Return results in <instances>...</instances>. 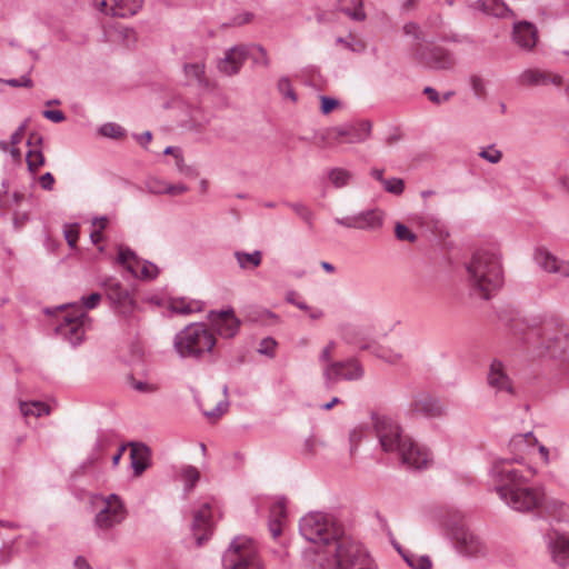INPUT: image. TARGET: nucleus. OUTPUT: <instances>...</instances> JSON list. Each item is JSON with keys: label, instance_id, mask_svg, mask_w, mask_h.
Instances as JSON below:
<instances>
[{"label": "nucleus", "instance_id": "obj_41", "mask_svg": "<svg viewBox=\"0 0 569 569\" xmlns=\"http://www.w3.org/2000/svg\"><path fill=\"white\" fill-rule=\"evenodd\" d=\"M520 82L529 86H542L547 83V73L539 70H525L520 77Z\"/></svg>", "mask_w": 569, "mask_h": 569}, {"label": "nucleus", "instance_id": "obj_1", "mask_svg": "<svg viewBox=\"0 0 569 569\" xmlns=\"http://www.w3.org/2000/svg\"><path fill=\"white\" fill-rule=\"evenodd\" d=\"M302 537L313 543L332 547V559L320 562L322 569H376L367 550L357 541L341 538V529L332 516L323 512H309L300 519Z\"/></svg>", "mask_w": 569, "mask_h": 569}, {"label": "nucleus", "instance_id": "obj_9", "mask_svg": "<svg viewBox=\"0 0 569 569\" xmlns=\"http://www.w3.org/2000/svg\"><path fill=\"white\" fill-rule=\"evenodd\" d=\"M322 377L327 388L331 389L340 380L353 381L361 379L363 377V368L357 359L350 358L323 368Z\"/></svg>", "mask_w": 569, "mask_h": 569}, {"label": "nucleus", "instance_id": "obj_59", "mask_svg": "<svg viewBox=\"0 0 569 569\" xmlns=\"http://www.w3.org/2000/svg\"><path fill=\"white\" fill-rule=\"evenodd\" d=\"M288 206L305 221L311 222L312 213L302 202L288 203Z\"/></svg>", "mask_w": 569, "mask_h": 569}, {"label": "nucleus", "instance_id": "obj_11", "mask_svg": "<svg viewBox=\"0 0 569 569\" xmlns=\"http://www.w3.org/2000/svg\"><path fill=\"white\" fill-rule=\"evenodd\" d=\"M71 307L72 312L63 317V320L56 328V331L59 336L76 347L83 340L84 322L88 320V316L77 303L71 305Z\"/></svg>", "mask_w": 569, "mask_h": 569}, {"label": "nucleus", "instance_id": "obj_38", "mask_svg": "<svg viewBox=\"0 0 569 569\" xmlns=\"http://www.w3.org/2000/svg\"><path fill=\"white\" fill-rule=\"evenodd\" d=\"M184 74L190 81H194L200 86L207 84L206 73H204V63L196 62V63H187L183 67Z\"/></svg>", "mask_w": 569, "mask_h": 569}, {"label": "nucleus", "instance_id": "obj_50", "mask_svg": "<svg viewBox=\"0 0 569 569\" xmlns=\"http://www.w3.org/2000/svg\"><path fill=\"white\" fill-rule=\"evenodd\" d=\"M336 347L337 343L335 341H329L328 345L321 350L319 355V362L322 365V369L328 368L329 365L336 362L335 360H332Z\"/></svg>", "mask_w": 569, "mask_h": 569}, {"label": "nucleus", "instance_id": "obj_4", "mask_svg": "<svg viewBox=\"0 0 569 569\" xmlns=\"http://www.w3.org/2000/svg\"><path fill=\"white\" fill-rule=\"evenodd\" d=\"M216 338L204 323L194 322L186 326L173 339V348L180 358L198 359L211 352Z\"/></svg>", "mask_w": 569, "mask_h": 569}, {"label": "nucleus", "instance_id": "obj_57", "mask_svg": "<svg viewBox=\"0 0 569 569\" xmlns=\"http://www.w3.org/2000/svg\"><path fill=\"white\" fill-rule=\"evenodd\" d=\"M228 407H229V402L227 400H221L216 405V407L213 409H211V410L203 409L202 412L209 419L219 418L228 410Z\"/></svg>", "mask_w": 569, "mask_h": 569}, {"label": "nucleus", "instance_id": "obj_64", "mask_svg": "<svg viewBox=\"0 0 569 569\" xmlns=\"http://www.w3.org/2000/svg\"><path fill=\"white\" fill-rule=\"evenodd\" d=\"M29 212L16 210L13 212V226L16 229L22 228L29 221Z\"/></svg>", "mask_w": 569, "mask_h": 569}, {"label": "nucleus", "instance_id": "obj_55", "mask_svg": "<svg viewBox=\"0 0 569 569\" xmlns=\"http://www.w3.org/2000/svg\"><path fill=\"white\" fill-rule=\"evenodd\" d=\"M278 90L279 92L284 97V98H288L290 99L291 101H296L297 100V96L295 93V90L291 86V82L288 78L283 77V78H280L279 81H278Z\"/></svg>", "mask_w": 569, "mask_h": 569}, {"label": "nucleus", "instance_id": "obj_6", "mask_svg": "<svg viewBox=\"0 0 569 569\" xmlns=\"http://www.w3.org/2000/svg\"><path fill=\"white\" fill-rule=\"evenodd\" d=\"M372 421L377 438L385 452L396 453L401 445L410 438L403 435L400 425L387 415L373 413Z\"/></svg>", "mask_w": 569, "mask_h": 569}, {"label": "nucleus", "instance_id": "obj_35", "mask_svg": "<svg viewBox=\"0 0 569 569\" xmlns=\"http://www.w3.org/2000/svg\"><path fill=\"white\" fill-rule=\"evenodd\" d=\"M547 512L550 517L556 519L557 521H568L569 520V505L557 500L551 499L547 501L546 505Z\"/></svg>", "mask_w": 569, "mask_h": 569}, {"label": "nucleus", "instance_id": "obj_42", "mask_svg": "<svg viewBox=\"0 0 569 569\" xmlns=\"http://www.w3.org/2000/svg\"><path fill=\"white\" fill-rule=\"evenodd\" d=\"M9 189L8 181H2V190H0V209H9L12 204H19L20 201L24 198V196L20 192H13L11 197V201L4 199L3 194H7Z\"/></svg>", "mask_w": 569, "mask_h": 569}, {"label": "nucleus", "instance_id": "obj_2", "mask_svg": "<svg viewBox=\"0 0 569 569\" xmlns=\"http://www.w3.org/2000/svg\"><path fill=\"white\" fill-rule=\"evenodd\" d=\"M527 471L529 476L506 459L495 460L489 469V476L499 498L509 508L519 512H531L545 501L542 488L528 486L536 471L531 468Z\"/></svg>", "mask_w": 569, "mask_h": 569}, {"label": "nucleus", "instance_id": "obj_30", "mask_svg": "<svg viewBox=\"0 0 569 569\" xmlns=\"http://www.w3.org/2000/svg\"><path fill=\"white\" fill-rule=\"evenodd\" d=\"M478 7L487 14L506 18L513 13L502 0H477Z\"/></svg>", "mask_w": 569, "mask_h": 569}, {"label": "nucleus", "instance_id": "obj_47", "mask_svg": "<svg viewBox=\"0 0 569 569\" xmlns=\"http://www.w3.org/2000/svg\"><path fill=\"white\" fill-rule=\"evenodd\" d=\"M478 156L492 164L500 162L502 159V152L493 144L481 148V150L478 152Z\"/></svg>", "mask_w": 569, "mask_h": 569}, {"label": "nucleus", "instance_id": "obj_51", "mask_svg": "<svg viewBox=\"0 0 569 569\" xmlns=\"http://www.w3.org/2000/svg\"><path fill=\"white\" fill-rule=\"evenodd\" d=\"M287 515V503L284 498H277L270 507V519H280L283 521Z\"/></svg>", "mask_w": 569, "mask_h": 569}, {"label": "nucleus", "instance_id": "obj_19", "mask_svg": "<svg viewBox=\"0 0 569 569\" xmlns=\"http://www.w3.org/2000/svg\"><path fill=\"white\" fill-rule=\"evenodd\" d=\"M249 56V47L238 44L226 50L223 58L217 61V69L224 76L231 77L241 70Z\"/></svg>", "mask_w": 569, "mask_h": 569}, {"label": "nucleus", "instance_id": "obj_46", "mask_svg": "<svg viewBox=\"0 0 569 569\" xmlns=\"http://www.w3.org/2000/svg\"><path fill=\"white\" fill-rule=\"evenodd\" d=\"M163 154H170L173 157L174 164L179 172L188 173L190 171V168L183 163L182 151L179 147H167L163 150Z\"/></svg>", "mask_w": 569, "mask_h": 569}, {"label": "nucleus", "instance_id": "obj_33", "mask_svg": "<svg viewBox=\"0 0 569 569\" xmlns=\"http://www.w3.org/2000/svg\"><path fill=\"white\" fill-rule=\"evenodd\" d=\"M339 9L356 21H362L366 13L361 0H339Z\"/></svg>", "mask_w": 569, "mask_h": 569}, {"label": "nucleus", "instance_id": "obj_62", "mask_svg": "<svg viewBox=\"0 0 569 569\" xmlns=\"http://www.w3.org/2000/svg\"><path fill=\"white\" fill-rule=\"evenodd\" d=\"M10 87H23V88H31L33 86L32 80L29 76H22L20 79H8L4 81Z\"/></svg>", "mask_w": 569, "mask_h": 569}, {"label": "nucleus", "instance_id": "obj_54", "mask_svg": "<svg viewBox=\"0 0 569 569\" xmlns=\"http://www.w3.org/2000/svg\"><path fill=\"white\" fill-rule=\"evenodd\" d=\"M318 445V440L315 437L310 436L306 438L301 443L300 453L303 457L311 458L316 455Z\"/></svg>", "mask_w": 569, "mask_h": 569}, {"label": "nucleus", "instance_id": "obj_39", "mask_svg": "<svg viewBox=\"0 0 569 569\" xmlns=\"http://www.w3.org/2000/svg\"><path fill=\"white\" fill-rule=\"evenodd\" d=\"M128 447H130L131 467L134 476L139 477L142 475V442H130Z\"/></svg>", "mask_w": 569, "mask_h": 569}, {"label": "nucleus", "instance_id": "obj_37", "mask_svg": "<svg viewBox=\"0 0 569 569\" xmlns=\"http://www.w3.org/2000/svg\"><path fill=\"white\" fill-rule=\"evenodd\" d=\"M19 407L23 417H41L50 413V407L42 401L20 402Z\"/></svg>", "mask_w": 569, "mask_h": 569}, {"label": "nucleus", "instance_id": "obj_44", "mask_svg": "<svg viewBox=\"0 0 569 569\" xmlns=\"http://www.w3.org/2000/svg\"><path fill=\"white\" fill-rule=\"evenodd\" d=\"M99 133L106 138L119 139L124 136V130L114 122H107L99 128Z\"/></svg>", "mask_w": 569, "mask_h": 569}, {"label": "nucleus", "instance_id": "obj_23", "mask_svg": "<svg viewBox=\"0 0 569 569\" xmlns=\"http://www.w3.org/2000/svg\"><path fill=\"white\" fill-rule=\"evenodd\" d=\"M192 532L198 546H202L203 542L209 539V536L212 532L210 502H203L201 507L194 512Z\"/></svg>", "mask_w": 569, "mask_h": 569}, {"label": "nucleus", "instance_id": "obj_7", "mask_svg": "<svg viewBox=\"0 0 569 569\" xmlns=\"http://www.w3.org/2000/svg\"><path fill=\"white\" fill-rule=\"evenodd\" d=\"M446 535L451 539L456 550L466 557H478L486 553V546L473 532L460 522H445Z\"/></svg>", "mask_w": 569, "mask_h": 569}, {"label": "nucleus", "instance_id": "obj_61", "mask_svg": "<svg viewBox=\"0 0 569 569\" xmlns=\"http://www.w3.org/2000/svg\"><path fill=\"white\" fill-rule=\"evenodd\" d=\"M320 100H321V111L325 114H328L329 112H331L339 104V101L337 99L327 97V96H322L320 98Z\"/></svg>", "mask_w": 569, "mask_h": 569}, {"label": "nucleus", "instance_id": "obj_36", "mask_svg": "<svg viewBox=\"0 0 569 569\" xmlns=\"http://www.w3.org/2000/svg\"><path fill=\"white\" fill-rule=\"evenodd\" d=\"M148 188L152 193H169L172 196H178L184 193L188 190V187L183 183L169 184L166 182H149Z\"/></svg>", "mask_w": 569, "mask_h": 569}, {"label": "nucleus", "instance_id": "obj_48", "mask_svg": "<svg viewBox=\"0 0 569 569\" xmlns=\"http://www.w3.org/2000/svg\"><path fill=\"white\" fill-rule=\"evenodd\" d=\"M250 49L254 50V53L251 54V59H252L253 63L257 66L268 68L270 64V60H269L267 50L262 46H259V44L251 46V47H249V50Z\"/></svg>", "mask_w": 569, "mask_h": 569}, {"label": "nucleus", "instance_id": "obj_16", "mask_svg": "<svg viewBox=\"0 0 569 569\" xmlns=\"http://www.w3.org/2000/svg\"><path fill=\"white\" fill-rule=\"evenodd\" d=\"M371 133V123L360 121L356 123H346L337 126L330 130L332 139L338 143H359L369 138Z\"/></svg>", "mask_w": 569, "mask_h": 569}, {"label": "nucleus", "instance_id": "obj_63", "mask_svg": "<svg viewBox=\"0 0 569 569\" xmlns=\"http://www.w3.org/2000/svg\"><path fill=\"white\" fill-rule=\"evenodd\" d=\"M159 273L160 269L158 266L150 261L144 260V281L156 279Z\"/></svg>", "mask_w": 569, "mask_h": 569}, {"label": "nucleus", "instance_id": "obj_15", "mask_svg": "<svg viewBox=\"0 0 569 569\" xmlns=\"http://www.w3.org/2000/svg\"><path fill=\"white\" fill-rule=\"evenodd\" d=\"M396 455L401 460L402 465L410 469L419 470L427 468L432 461L430 451L411 438L401 445V448L398 449Z\"/></svg>", "mask_w": 569, "mask_h": 569}, {"label": "nucleus", "instance_id": "obj_27", "mask_svg": "<svg viewBox=\"0 0 569 569\" xmlns=\"http://www.w3.org/2000/svg\"><path fill=\"white\" fill-rule=\"evenodd\" d=\"M548 546L555 562L566 567L569 563V537L558 532L549 535Z\"/></svg>", "mask_w": 569, "mask_h": 569}, {"label": "nucleus", "instance_id": "obj_40", "mask_svg": "<svg viewBox=\"0 0 569 569\" xmlns=\"http://www.w3.org/2000/svg\"><path fill=\"white\" fill-rule=\"evenodd\" d=\"M199 479L200 472L192 466H186L180 471V480L183 482L186 492L191 491Z\"/></svg>", "mask_w": 569, "mask_h": 569}, {"label": "nucleus", "instance_id": "obj_17", "mask_svg": "<svg viewBox=\"0 0 569 569\" xmlns=\"http://www.w3.org/2000/svg\"><path fill=\"white\" fill-rule=\"evenodd\" d=\"M412 58L423 67L430 69H449L453 66V59L442 48L425 49L418 46L412 51Z\"/></svg>", "mask_w": 569, "mask_h": 569}, {"label": "nucleus", "instance_id": "obj_24", "mask_svg": "<svg viewBox=\"0 0 569 569\" xmlns=\"http://www.w3.org/2000/svg\"><path fill=\"white\" fill-rule=\"evenodd\" d=\"M487 381L497 392H507L510 395L515 392L512 381L507 373L506 367L499 360L491 362Z\"/></svg>", "mask_w": 569, "mask_h": 569}, {"label": "nucleus", "instance_id": "obj_45", "mask_svg": "<svg viewBox=\"0 0 569 569\" xmlns=\"http://www.w3.org/2000/svg\"><path fill=\"white\" fill-rule=\"evenodd\" d=\"M27 164L30 172L34 173L44 163V156L41 150H29Z\"/></svg>", "mask_w": 569, "mask_h": 569}, {"label": "nucleus", "instance_id": "obj_22", "mask_svg": "<svg viewBox=\"0 0 569 569\" xmlns=\"http://www.w3.org/2000/svg\"><path fill=\"white\" fill-rule=\"evenodd\" d=\"M149 302L156 306H167L168 310L174 315L189 316L200 312L203 309V302L188 298H149Z\"/></svg>", "mask_w": 569, "mask_h": 569}, {"label": "nucleus", "instance_id": "obj_20", "mask_svg": "<svg viewBox=\"0 0 569 569\" xmlns=\"http://www.w3.org/2000/svg\"><path fill=\"white\" fill-rule=\"evenodd\" d=\"M533 260L546 272L569 278V260H561L547 248L539 247L535 250Z\"/></svg>", "mask_w": 569, "mask_h": 569}, {"label": "nucleus", "instance_id": "obj_13", "mask_svg": "<svg viewBox=\"0 0 569 569\" xmlns=\"http://www.w3.org/2000/svg\"><path fill=\"white\" fill-rule=\"evenodd\" d=\"M102 286L106 290L108 299L116 306L122 316L129 317L133 313L137 308V303L132 298L131 292L123 288L117 278H107Z\"/></svg>", "mask_w": 569, "mask_h": 569}, {"label": "nucleus", "instance_id": "obj_49", "mask_svg": "<svg viewBox=\"0 0 569 569\" xmlns=\"http://www.w3.org/2000/svg\"><path fill=\"white\" fill-rule=\"evenodd\" d=\"M383 189L392 194L400 196L405 190V181L400 178H389L382 181Z\"/></svg>", "mask_w": 569, "mask_h": 569}, {"label": "nucleus", "instance_id": "obj_43", "mask_svg": "<svg viewBox=\"0 0 569 569\" xmlns=\"http://www.w3.org/2000/svg\"><path fill=\"white\" fill-rule=\"evenodd\" d=\"M469 83L473 94L478 99H482L487 94V81L479 74H472L469 78Z\"/></svg>", "mask_w": 569, "mask_h": 569}, {"label": "nucleus", "instance_id": "obj_34", "mask_svg": "<svg viewBox=\"0 0 569 569\" xmlns=\"http://www.w3.org/2000/svg\"><path fill=\"white\" fill-rule=\"evenodd\" d=\"M327 176L330 183L337 189L347 187L353 179L351 171L339 167L329 169Z\"/></svg>", "mask_w": 569, "mask_h": 569}, {"label": "nucleus", "instance_id": "obj_3", "mask_svg": "<svg viewBox=\"0 0 569 569\" xmlns=\"http://www.w3.org/2000/svg\"><path fill=\"white\" fill-rule=\"evenodd\" d=\"M467 279L473 295L489 299L503 283L500 256L490 250H478L466 264Z\"/></svg>", "mask_w": 569, "mask_h": 569}, {"label": "nucleus", "instance_id": "obj_58", "mask_svg": "<svg viewBox=\"0 0 569 569\" xmlns=\"http://www.w3.org/2000/svg\"><path fill=\"white\" fill-rule=\"evenodd\" d=\"M403 32L408 37H412L416 40L426 41V38L423 36V32L421 31L420 27L416 24L415 22H408L403 26Z\"/></svg>", "mask_w": 569, "mask_h": 569}, {"label": "nucleus", "instance_id": "obj_18", "mask_svg": "<svg viewBox=\"0 0 569 569\" xmlns=\"http://www.w3.org/2000/svg\"><path fill=\"white\" fill-rule=\"evenodd\" d=\"M208 319L218 335L223 338H233L239 332L241 321L231 308L220 311L212 310L209 312Z\"/></svg>", "mask_w": 569, "mask_h": 569}, {"label": "nucleus", "instance_id": "obj_29", "mask_svg": "<svg viewBox=\"0 0 569 569\" xmlns=\"http://www.w3.org/2000/svg\"><path fill=\"white\" fill-rule=\"evenodd\" d=\"M110 16L128 18L136 14L141 8V0H111Z\"/></svg>", "mask_w": 569, "mask_h": 569}, {"label": "nucleus", "instance_id": "obj_32", "mask_svg": "<svg viewBox=\"0 0 569 569\" xmlns=\"http://www.w3.org/2000/svg\"><path fill=\"white\" fill-rule=\"evenodd\" d=\"M398 552L402 556L406 563L412 569H430L431 560L425 555H415L410 551L402 550L398 543H393Z\"/></svg>", "mask_w": 569, "mask_h": 569}, {"label": "nucleus", "instance_id": "obj_52", "mask_svg": "<svg viewBox=\"0 0 569 569\" xmlns=\"http://www.w3.org/2000/svg\"><path fill=\"white\" fill-rule=\"evenodd\" d=\"M63 234L67 240V243L70 248H76L77 241L79 239V224L78 223H69L63 228Z\"/></svg>", "mask_w": 569, "mask_h": 569}, {"label": "nucleus", "instance_id": "obj_8", "mask_svg": "<svg viewBox=\"0 0 569 569\" xmlns=\"http://www.w3.org/2000/svg\"><path fill=\"white\" fill-rule=\"evenodd\" d=\"M540 346L551 358H566L569 352V333L567 329L557 321L545 322L541 328Z\"/></svg>", "mask_w": 569, "mask_h": 569}, {"label": "nucleus", "instance_id": "obj_25", "mask_svg": "<svg viewBox=\"0 0 569 569\" xmlns=\"http://www.w3.org/2000/svg\"><path fill=\"white\" fill-rule=\"evenodd\" d=\"M113 263L118 267H121L123 271L130 274L133 279L140 278V258L129 247H126L123 244L117 246V256L113 260Z\"/></svg>", "mask_w": 569, "mask_h": 569}, {"label": "nucleus", "instance_id": "obj_14", "mask_svg": "<svg viewBox=\"0 0 569 569\" xmlns=\"http://www.w3.org/2000/svg\"><path fill=\"white\" fill-rule=\"evenodd\" d=\"M102 286L106 290L108 299L116 306L122 316L129 317L133 313L137 308V303L132 298L131 292L123 288L117 278H107Z\"/></svg>", "mask_w": 569, "mask_h": 569}, {"label": "nucleus", "instance_id": "obj_5", "mask_svg": "<svg viewBox=\"0 0 569 569\" xmlns=\"http://www.w3.org/2000/svg\"><path fill=\"white\" fill-rule=\"evenodd\" d=\"M224 569H262L257 548L251 539L237 537L222 556Z\"/></svg>", "mask_w": 569, "mask_h": 569}, {"label": "nucleus", "instance_id": "obj_31", "mask_svg": "<svg viewBox=\"0 0 569 569\" xmlns=\"http://www.w3.org/2000/svg\"><path fill=\"white\" fill-rule=\"evenodd\" d=\"M233 256L238 262L239 268L243 270L254 269L262 262V252L260 250H254L252 252L237 250L234 251Z\"/></svg>", "mask_w": 569, "mask_h": 569}, {"label": "nucleus", "instance_id": "obj_56", "mask_svg": "<svg viewBox=\"0 0 569 569\" xmlns=\"http://www.w3.org/2000/svg\"><path fill=\"white\" fill-rule=\"evenodd\" d=\"M396 237L402 241L415 242L417 236L403 223H396L395 227Z\"/></svg>", "mask_w": 569, "mask_h": 569}, {"label": "nucleus", "instance_id": "obj_21", "mask_svg": "<svg viewBox=\"0 0 569 569\" xmlns=\"http://www.w3.org/2000/svg\"><path fill=\"white\" fill-rule=\"evenodd\" d=\"M537 439L532 432L519 433L509 441V450L512 453L511 460L507 459L512 466L513 462L522 463L526 457L535 455Z\"/></svg>", "mask_w": 569, "mask_h": 569}, {"label": "nucleus", "instance_id": "obj_10", "mask_svg": "<svg viewBox=\"0 0 569 569\" xmlns=\"http://www.w3.org/2000/svg\"><path fill=\"white\" fill-rule=\"evenodd\" d=\"M385 218L386 213L381 209L375 208L351 216L335 218V222L348 229L378 231L383 227Z\"/></svg>", "mask_w": 569, "mask_h": 569}, {"label": "nucleus", "instance_id": "obj_12", "mask_svg": "<svg viewBox=\"0 0 569 569\" xmlns=\"http://www.w3.org/2000/svg\"><path fill=\"white\" fill-rule=\"evenodd\" d=\"M100 500L103 506L94 518V526L98 529L108 530L126 518V509L118 495L100 497Z\"/></svg>", "mask_w": 569, "mask_h": 569}, {"label": "nucleus", "instance_id": "obj_60", "mask_svg": "<svg viewBox=\"0 0 569 569\" xmlns=\"http://www.w3.org/2000/svg\"><path fill=\"white\" fill-rule=\"evenodd\" d=\"M100 301L101 295L99 292H93L88 297H81V305L88 310L96 308Z\"/></svg>", "mask_w": 569, "mask_h": 569}, {"label": "nucleus", "instance_id": "obj_28", "mask_svg": "<svg viewBox=\"0 0 569 569\" xmlns=\"http://www.w3.org/2000/svg\"><path fill=\"white\" fill-rule=\"evenodd\" d=\"M512 38L520 48L531 50L537 43V29L528 21L516 22Z\"/></svg>", "mask_w": 569, "mask_h": 569}, {"label": "nucleus", "instance_id": "obj_26", "mask_svg": "<svg viewBox=\"0 0 569 569\" xmlns=\"http://www.w3.org/2000/svg\"><path fill=\"white\" fill-rule=\"evenodd\" d=\"M410 409L415 413L426 417H440L445 413L441 402L427 393L417 396L410 403Z\"/></svg>", "mask_w": 569, "mask_h": 569}, {"label": "nucleus", "instance_id": "obj_53", "mask_svg": "<svg viewBox=\"0 0 569 569\" xmlns=\"http://www.w3.org/2000/svg\"><path fill=\"white\" fill-rule=\"evenodd\" d=\"M276 347H277L276 340L271 337H267L260 341L259 347H258V352L260 355L272 358V357H274V353H276Z\"/></svg>", "mask_w": 569, "mask_h": 569}]
</instances>
